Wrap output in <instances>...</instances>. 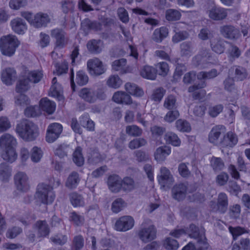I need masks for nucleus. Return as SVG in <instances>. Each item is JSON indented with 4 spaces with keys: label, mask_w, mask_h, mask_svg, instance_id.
I'll use <instances>...</instances> for the list:
<instances>
[{
    "label": "nucleus",
    "mask_w": 250,
    "mask_h": 250,
    "mask_svg": "<svg viewBox=\"0 0 250 250\" xmlns=\"http://www.w3.org/2000/svg\"><path fill=\"white\" fill-rule=\"evenodd\" d=\"M161 175L158 176V181L160 184L165 187V184L170 179V173L169 170L166 167H162L161 168Z\"/></svg>",
    "instance_id": "37998d69"
},
{
    "label": "nucleus",
    "mask_w": 250,
    "mask_h": 250,
    "mask_svg": "<svg viewBox=\"0 0 250 250\" xmlns=\"http://www.w3.org/2000/svg\"><path fill=\"white\" fill-rule=\"evenodd\" d=\"M11 25L13 31L17 34L22 35L27 30V25L21 18L13 19L11 21Z\"/></svg>",
    "instance_id": "bb28decb"
},
{
    "label": "nucleus",
    "mask_w": 250,
    "mask_h": 250,
    "mask_svg": "<svg viewBox=\"0 0 250 250\" xmlns=\"http://www.w3.org/2000/svg\"><path fill=\"white\" fill-rule=\"evenodd\" d=\"M63 129L61 124L53 123L50 124L46 131L45 139L47 142L51 143L55 142L60 136Z\"/></svg>",
    "instance_id": "9d476101"
},
{
    "label": "nucleus",
    "mask_w": 250,
    "mask_h": 250,
    "mask_svg": "<svg viewBox=\"0 0 250 250\" xmlns=\"http://www.w3.org/2000/svg\"><path fill=\"white\" fill-rule=\"evenodd\" d=\"M210 162L211 167L215 171H221L224 167V163L220 158L213 157Z\"/></svg>",
    "instance_id": "e2e57ef3"
},
{
    "label": "nucleus",
    "mask_w": 250,
    "mask_h": 250,
    "mask_svg": "<svg viewBox=\"0 0 250 250\" xmlns=\"http://www.w3.org/2000/svg\"><path fill=\"white\" fill-rule=\"evenodd\" d=\"M17 78V72L14 68L8 67L3 70L1 74V79L3 83L11 85Z\"/></svg>",
    "instance_id": "412c9836"
},
{
    "label": "nucleus",
    "mask_w": 250,
    "mask_h": 250,
    "mask_svg": "<svg viewBox=\"0 0 250 250\" xmlns=\"http://www.w3.org/2000/svg\"><path fill=\"white\" fill-rule=\"evenodd\" d=\"M88 81V78L85 73L82 70L77 72L76 82L78 85L83 86L85 85Z\"/></svg>",
    "instance_id": "052dcab7"
},
{
    "label": "nucleus",
    "mask_w": 250,
    "mask_h": 250,
    "mask_svg": "<svg viewBox=\"0 0 250 250\" xmlns=\"http://www.w3.org/2000/svg\"><path fill=\"white\" fill-rule=\"evenodd\" d=\"M225 41L221 39L217 40L216 42H211L210 46L212 50L219 54L223 53L225 49Z\"/></svg>",
    "instance_id": "a18cd8bd"
},
{
    "label": "nucleus",
    "mask_w": 250,
    "mask_h": 250,
    "mask_svg": "<svg viewBox=\"0 0 250 250\" xmlns=\"http://www.w3.org/2000/svg\"><path fill=\"white\" fill-rule=\"evenodd\" d=\"M30 24L36 28L45 27L50 22V19L47 14L38 13L36 15L29 12H22L21 14Z\"/></svg>",
    "instance_id": "423d86ee"
},
{
    "label": "nucleus",
    "mask_w": 250,
    "mask_h": 250,
    "mask_svg": "<svg viewBox=\"0 0 250 250\" xmlns=\"http://www.w3.org/2000/svg\"><path fill=\"white\" fill-rule=\"evenodd\" d=\"M107 184L109 190L115 193L121 191L130 192L135 188V182L132 178L125 176L122 179L119 175L116 174L108 176Z\"/></svg>",
    "instance_id": "f257e3e1"
},
{
    "label": "nucleus",
    "mask_w": 250,
    "mask_h": 250,
    "mask_svg": "<svg viewBox=\"0 0 250 250\" xmlns=\"http://www.w3.org/2000/svg\"><path fill=\"white\" fill-rule=\"evenodd\" d=\"M218 75L216 69H212L208 72L201 71L197 74V78L199 80L211 79L215 78Z\"/></svg>",
    "instance_id": "c03bdc74"
},
{
    "label": "nucleus",
    "mask_w": 250,
    "mask_h": 250,
    "mask_svg": "<svg viewBox=\"0 0 250 250\" xmlns=\"http://www.w3.org/2000/svg\"><path fill=\"white\" fill-rule=\"evenodd\" d=\"M237 142L238 138L236 134L231 131H229L222 138L220 146L232 147L237 144Z\"/></svg>",
    "instance_id": "5701e85b"
},
{
    "label": "nucleus",
    "mask_w": 250,
    "mask_h": 250,
    "mask_svg": "<svg viewBox=\"0 0 250 250\" xmlns=\"http://www.w3.org/2000/svg\"><path fill=\"white\" fill-rule=\"evenodd\" d=\"M73 161L78 167H82L84 164V157L82 153V148L81 146H77L73 153Z\"/></svg>",
    "instance_id": "58836bf2"
},
{
    "label": "nucleus",
    "mask_w": 250,
    "mask_h": 250,
    "mask_svg": "<svg viewBox=\"0 0 250 250\" xmlns=\"http://www.w3.org/2000/svg\"><path fill=\"white\" fill-rule=\"evenodd\" d=\"M248 74L246 68L237 66L235 69V78L237 81H243L248 77Z\"/></svg>",
    "instance_id": "8fccbe9b"
},
{
    "label": "nucleus",
    "mask_w": 250,
    "mask_h": 250,
    "mask_svg": "<svg viewBox=\"0 0 250 250\" xmlns=\"http://www.w3.org/2000/svg\"><path fill=\"white\" fill-rule=\"evenodd\" d=\"M224 85L225 89L229 92L236 93L237 91L233 78L228 76L224 81Z\"/></svg>",
    "instance_id": "49530a36"
},
{
    "label": "nucleus",
    "mask_w": 250,
    "mask_h": 250,
    "mask_svg": "<svg viewBox=\"0 0 250 250\" xmlns=\"http://www.w3.org/2000/svg\"><path fill=\"white\" fill-rule=\"evenodd\" d=\"M163 245L167 250H177L179 247L178 242L170 237H166L163 240Z\"/></svg>",
    "instance_id": "a19ab883"
},
{
    "label": "nucleus",
    "mask_w": 250,
    "mask_h": 250,
    "mask_svg": "<svg viewBox=\"0 0 250 250\" xmlns=\"http://www.w3.org/2000/svg\"><path fill=\"white\" fill-rule=\"evenodd\" d=\"M138 235L143 242L146 243L155 239L156 230L154 226H150L147 228L141 229L139 231Z\"/></svg>",
    "instance_id": "aec40b11"
},
{
    "label": "nucleus",
    "mask_w": 250,
    "mask_h": 250,
    "mask_svg": "<svg viewBox=\"0 0 250 250\" xmlns=\"http://www.w3.org/2000/svg\"><path fill=\"white\" fill-rule=\"evenodd\" d=\"M83 220V218L78 214L75 211L70 213L69 221L72 222L75 226H80L82 225Z\"/></svg>",
    "instance_id": "0e129e2a"
},
{
    "label": "nucleus",
    "mask_w": 250,
    "mask_h": 250,
    "mask_svg": "<svg viewBox=\"0 0 250 250\" xmlns=\"http://www.w3.org/2000/svg\"><path fill=\"white\" fill-rule=\"evenodd\" d=\"M16 132L20 138L27 142L35 140L39 134L38 126L27 120L17 125Z\"/></svg>",
    "instance_id": "7ed1b4c3"
},
{
    "label": "nucleus",
    "mask_w": 250,
    "mask_h": 250,
    "mask_svg": "<svg viewBox=\"0 0 250 250\" xmlns=\"http://www.w3.org/2000/svg\"><path fill=\"white\" fill-rule=\"evenodd\" d=\"M226 127L223 125H216L214 126L208 134V141L215 145L220 146L222 138L220 136L226 131Z\"/></svg>",
    "instance_id": "4468645a"
},
{
    "label": "nucleus",
    "mask_w": 250,
    "mask_h": 250,
    "mask_svg": "<svg viewBox=\"0 0 250 250\" xmlns=\"http://www.w3.org/2000/svg\"><path fill=\"white\" fill-rule=\"evenodd\" d=\"M34 226L38 229V233L41 237H44L49 235L50 229L45 220L37 221Z\"/></svg>",
    "instance_id": "473e14b6"
},
{
    "label": "nucleus",
    "mask_w": 250,
    "mask_h": 250,
    "mask_svg": "<svg viewBox=\"0 0 250 250\" xmlns=\"http://www.w3.org/2000/svg\"><path fill=\"white\" fill-rule=\"evenodd\" d=\"M188 189L187 185L184 183L176 184L171 189L172 198L178 201L184 200L186 197Z\"/></svg>",
    "instance_id": "dca6fc26"
},
{
    "label": "nucleus",
    "mask_w": 250,
    "mask_h": 250,
    "mask_svg": "<svg viewBox=\"0 0 250 250\" xmlns=\"http://www.w3.org/2000/svg\"><path fill=\"white\" fill-rule=\"evenodd\" d=\"M224 106L222 104H217L209 108L208 114L210 117L215 118L222 112Z\"/></svg>",
    "instance_id": "774afa93"
},
{
    "label": "nucleus",
    "mask_w": 250,
    "mask_h": 250,
    "mask_svg": "<svg viewBox=\"0 0 250 250\" xmlns=\"http://www.w3.org/2000/svg\"><path fill=\"white\" fill-rule=\"evenodd\" d=\"M208 16L210 19L213 20H222L226 18L227 12L223 8L214 6L209 11Z\"/></svg>",
    "instance_id": "a878e982"
},
{
    "label": "nucleus",
    "mask_w": 250,
    "mask_h": 250,
    "mask_svg": "<svg viewBox=\"0 0 250 250\" xmlns=\"http://www.w3.org/2000/svg\"><path fill=\"white\" fill-rule=\"evenodd\" d=\"M113 101L117 104H130L132 100L129 94L123 91L116 92L113 97Z\"/></svg>",
    "instance_id": "393cba45"
},
{
    "label": "nucleus",
    "mask_w": 250,
    "mask_h": 250,
    "mask_svg": "<svg viewBox=\"0 0 250 250\" xmlns=\"http://www.w3.org/2000/svg\"><path fill=\"white\" fill-rule=\"evenodd\" d=\"M126 91L130 95L137 97H141L144 94V91L136 84L131 83H126L125 84Z\"/></svg>",
    "instance_id": "c9c22d12"
},
{
    "label": "nucleus",
    "mask_w": 250,
    "mask_h": 250,
    "mask_svg": "<svg viewBox=\"0 0 250 250\" xmlns=\"http://www.w3.org/2000/svg\"><path fill=\"white\" fill-rule=\"evenodd\" d=\"M12 168L6 163L0 165V179L2 182H8L11 176Z\"/></svg>",
    "instance_id": "72a5a7b5"
},
{
    "label": "nucleus",
    "mask_w": 250,
    "mask_h": 250,
    "mask_svg": "<svg viewBox=\"0 0 250 250\" xmlns=\"http://www.w3.org/2000/svg\"><path fill=\"white\" fill-rule=\"evenodd\" d=\"M182 15L180 11L173 9H169L166 11V18L169 21H177L181 18Z\"/></svg>",
    "instance_id": "79ce46f5"
},
{
    "label": "nucleus",
    "mask_w": 250,
    "mask_h": 250,
    "mask_svg": "<svg viewBox=\"0 0 250 250\" xmlns=\"http://www.w3.org/2000/svg\"><path fill=\"white\" fill-rule=\"evenodd\" d=\"M146 143V141L144 138L135 139L129 142L128 146L130 149H133L144 146Z\"/></svg>",
    "instance_id": "338daca9"
},
{
    "label": "nucleus",
    "mask_w": 250,
    "mask_h": 250,
    "mask_svg": "<svg viewBox=\"0 0 250 250\" xmlns=\"http://www.w3.org/2000/svg\"><path fill=\"white\" fill-rule=\"evenodd\" d=\"M56 108V103L47 97L42 98L39 101V110L48 115L52 114L55 112Z\"/></svg>",
    "instance_id": "6ab92c4d"
},
{
    "label": "nucleus",
    "mask_w": 250,
    "mask_h": 250,
    "mask_svg": "<svg viewBox=\"0 0 250 250\" xmlns=\"http://www.w3.org/2000/svg\"><path fill=\"white\" fill-rule=\"evenodd\" d=\"M168 34V29L165 26H161L154 31L152 39L155 42L160 43L167 36Z\"/></svg>",
    "instance_id": "2f4dec72"
},
{
    "label": "nucleus",
    "mask_w": 250,
    "mask_h": 250,
    "mask_svg": "<svg viewBox=\"0 0 250 250\" xmlns=\"http://www.w3.org/2000/svg\"><path fill=\"white\" fill-rule=\"evenodd\" d=\"M126 63L127 61L124 58L115 60L112 63V69L115 71H119L120 75L132 73V67L126 65Z\"/></svg>",
    "instance_id": "a211bd4d"
},
{
    "label": "nucleus",
    "mask_w": 250,
    "mask_h": 250,
    "mask_svg": "<svg viewBox=\"0 0 250 250\" xmlns=\"http://www.w3.org/2000/svg\"><path fill=\"white\" fill-rule=\"evenodd\" d=\"M157 70L148 65H146L143 67L140 70L141 76L146 79L154 80L157 77Z\"/></svg>",
    "instance_id": "cd10ccee"
},
{
    "label": "nucleus",
    "mask_w": 250,
    "mask_h": 250,
    "mask_svg": "<svg viewBox=\"0 0 250 250\" xmlns=\"http://www.w3.org/2000/svg\"><path fill=\"white\" fill-rule=\"evenodd\" d=\"M28 178L27 175L23 172H18L14 176V181L18 190L26 192L29 189L28 183Z\"/></svg>",
    "instance_id": "f3484780"
},
{
    "label": "nucleus",
    "mask_w": 250,
    "mask_h": 250,
    "mask_svg": "<svg viewBox=\"0 0 250 250\" xmlns=\"http://www.w3.org/2000/svg\"><path fill=\"white\" fill-rule=\"evenodd\" d=\"M69 197L71 203L74 208L80 207L83 203L82 196L77 192L71 193Z\"/></svg>",
    "instance_id": "603ef678"
},
{
    "label": "nucleus",
    "mask_w": 250,
    "mask_h": 250,
    "mask_svg": "<svg viewBox=\"0 0 250 250\" xmlns=\"http://www.w3.org/2000/svg\"><path fill=\"white\" fill-rule=\"evenodd\" d=\"M55 67L56 73L58 76L67 73L68 70V64L65 61L61 63H56Z\"/></svg>",
    "instance_id": "4d7b16f0"
},
{
    "label": "nucleus",
    "mask_w": 250,
    "mask_h": 250,
    "mask_svg": "<svg viewBox=\"0 0 250 250\" xmlns=\"http://www.w3.org/2000/svg\"><path fill=\"white\" fill-rule=\"evenodd\" d=\"M201 53L193 58V62L197 66L201 65L202 68L205 69L208 68L210 64L213 63L211 62L213 60L212 56L209 50H205Z\"/></svg>",
    "instance_id": "9b49d317"
},
{
    "label": "nucleus",
    "mask_w": 250,
    "mask_h": 250,
    "mask_svg": "<svg viewBox=\"0 0 250 250\" xmlns=\"http://www.w3.org/2000/svg\"><path fill=\"white\" fill-rule=\"evenodd\" d=\"M241 210L240 205L235 204L229 207L228 214L231 219H237L240 217Z\"/></svg>",
    "instance_id": "09e8293b"
},
{
    "label": "nucleus",
    "mask_w": 250,
    "mask_h": 250,
    "mask_svg": "<svg viewBox=\"0 0 250 250\" xmlns=\"http://www.w3.org/2000/svg\"><path fill=\"white\" fill-rule=\"evenodd\" d=\"M176 126L178 130L183 132H189L191 130L190 124L182 119H179L176 122Z\"/></svg>",
    "instance_id": "de8ad7c7"
},
{
    "label": "nucleus",
    "mask_w": 250,
    "mask_h": 250,
    "mask_svg": "<svg viewBox=\"0 0 250 250\" xmlns=\"http://www.w3.org/2000/svg\"><path fill=\"white\" fill-rule=\"evenodd\" d=\"M81 28L85 34L90 31H101L103 29V24L96 21H92L88 18H85L81 22Z\"/></svg>",
    "instance_id": "2eb2a0df"
},
{
    "label": "nucleus",
    "mask_w": 250,
    "mask_h": 250,
    "mask_svg": "<svg viewBox=\"0 0 250 250\" xmlns=\"http://www.w3.org/2000/svg\"><path fill=\"white\" fill-rule=\"evenodd\" d=\"M126 132L130 136L138 137L142 135V130L136 125H127L126 127Z\"/></svg>",
    "instance_id": "864d4df0"
},
{
    "label": "nucleus",
    "mask_w": 250,
    "mask_h": 250,
    "mask_svg": "<svg viewBox=\"0 0 250 250\" xmlns=\"http://www.w3.org/2000/svg\"><path fill=\"white\" fill-rule=\"evenodd\" d=\"M229 229L232 236L233 239L234 240L236 239L238 236L247 232L245 228L239 226L235 227L230 226L229 228Z\"/></svg>",
    "instance_id": "bf43d9fd"
},
{
    "label": "nucleus",
    "mask_w": 250,
    "mask_h": 250,
    "mask_svg": "<svg viewBox=\"0 0 250 250\" xmlns=\"http://www.w3.org/2000/svg\"><path fill=\"white\" fill-rule=\"evenodd\" d=\"M51 35L56 39L57 46L63 47L65 46L67 40L65 37V33L62 29L57 28L52 30Z\"/></svg>",
    "instance_id": "c85d7f7f"
},
{
    "label": "nucleus",
    "mask_w": 250,
    "mask_h": 250,
    "mask_svg": "<svg viewBox=\"0 0 250 250\" xmlns=\"http://www.w3.org/2000/svg\"><path fill=\"white\" fill-rule=\"evenodd\" d=\"M171 152V148L168 146H164L159 147L154 153L155 159L158 162L163 161Z\"/></svg>",
    "instance_id": "c756f323"
},
{
    "label": "nucleus",
    "mask_w": 250,
    "mask_h": 250,
    "mask_svg": "<svg viewBox=\"0 0 250 250\" xmlns=\"http://www.w3.org/2000/svg\"><path fill=\"white\" fill-rule=\"evenodd\" d=\"M19 42L15 36L9 34L1 37L0 39V48L2 54L11 56L15 52L18 47Z\"/></svg>",
    "instance_id": "39448f33"
},
{
    "label": "nucleus",
    "mask_w": 250,
    "mask_h": 250,
    "mask_svg": "<svg viewBox=\"0 0 250 250\" xmlns=\"http://www.w3.org/2000/svg\"><path fill=\"white\" fill-rule=\"evenodd\" d=\"M87 66L89 73L92 75L99 76L105 72L102 62L97 58L89 60Z\"/></svg>",
    "instance_id": "ddd939ff"
},
{
    "label": "nucleus",
    "mask_w": 250,
    "mask_h": 250,
    "mask_svg": "<svg viewBox=\"0 0 250 250\" xmlns=\"http://www.w3.org/2000/svg\"><path fill=\"white\" fill-rule=\"evenodd\" d=\"M43 76L42 71L33 70L28 72L26 78L30 82L37 83L41 81Z\"/></svg>",
    "instance_id": "e433bc0d"
},
{
    "label": "nucleus",
    "mask_w": 250,
    "mask_h": 250,
    "mask_svg": "<svg viewBox=\"0 0 250 250\" xmlns=\"http://www.w3.org/2000/svg\"><path fill=\"white\" fill-rule=\"evenodd\" d=\"M166 91L162 87L156 88L153 92L151 97L155 102H160L166 94Z\"/></svg>",
    "instance_id": "13d9d810"
},
{
    "label": "nucleus",
    "mask_w": 250,
    "mask_h": 250,
    "mask_svg": "<svg viewBox=\"0 0 250 250\" xmlns=\"http://www.w3.org/2000/svg\"><path fill=\"white\" fill-rule=\"evenodd\" d=\"M134 225L132 217L124 216L120 217L115 224V229L119 231H126L131 229Z\"/></svg>",
    "instance_id": "f8f14e48"
},
{
    "label": "nucleus",
    "mask_w": 250,
    "mask_h": 250,
    "mask_svg": "<svg viewBox=\"0 0 250 250\" xmlns=\"http://www.w3.org/2000/svg\"><path fill=\"white\" fill-rule=\"evenodd\" d=\"M84 245V240L83 237L81 235H77L74 237L71 249L72 250H81Z\"/></svg>",
    "instance_id": "ea45409f"
},
{
    "label": "nucleus",
    "mask_w": 250,
    "mask_h": 250,
    "mask_svg": "<svg viewBox=\"0 0 250 250\" xmlns=\"http://www.w3.org/2000/svg\"><path fill=\"white\" fill-rule=\"evenodd\" d=\"M79 95L84 101L89 103H94L97 100H103L105 98V94L101 88L93 90L83 88L80 91Z\"/></svg>",
    "instance_id": "6e6552de"
},
{
    "label": "nucleus",
    "mask_w": 250,
    "mask_h": 250,
    "mask_svg": "<svg viewBox=\"0 0 250 250\" xmlns=\"http://www.w3.org/2000/svg\"><path fill=\"white\" fill-rule=\"evenodd\" d=\"M125 202L121 198H118L115 200L111 206L112 211L115 213H117L121 211L125 207Z\"/></svg>",
    "instance_id": "5fc2aeb1"
},
{
    "label": "nucleus",
    "mask_w": 250,
    "mask_h": 250,
    "mask_svg": "<svg viewBox=\"0 0 250 250\" xmlns=\"http://www.w3.org/2000/svg\"><path fill=\"white\" fill-rule=\"evenodd\" d=\"M206 85L205 81H202L197 84H193L190 86L188 88L189 93H192V97L195 100H202L205 98L206 95V91L204 89L201 90L199 92L195 91L204 88Z\"/></svg>",
    "instance_id": "4be33fe9"
},
{
    "label": "nucleus",
    "mask_w": 250,
    "mask_h": 250,
    "mask_svg": "<svg viewBox=\"0 0 250 250\" xmlns=\"http://www.w3.org/2000/svg\"><path fill=\"white\" fill-rule=\"evenodd\" d=\"M30 82L27 78L20 79L17 82L16 86V91L20 95L15 98V103L20 105H28L30 100L28 97L23 94L30 88Z\"/></svg>",
    "instance_id": "0eeeda50"
},
{
    "label": "nucleus",
    "mask_w": 250,
    "mask_h": 250,
    "mask_svg": "<svg viewBox=\"0 0 250 250\" xmlns=\"http://www.w3.org/2000/svg\"><path fill=\"white\" fill-rule=\"evenodd\" d=\"M102 43V41L100 39H91L87 43V48L92 53H99L102 51V48L100 46Z\"/></svg>",
    "instance_id": "f704fd0d"
},
{
    "label": "nucleus",
    "mask_w": 250,
    "mask_h": 250,
    "mask_svg": "<svg viewBox=\"0 0 250 250\" xmlns=\"http://www.w3.org/2000/svg\"><path fill=\"white\" fill-rule=\"evenodd\" d=\"M24 115L27 117H36L40 115L37 105H29L24 110Z\"/></svg>",
    "instance_id": "6e6d98bb"
},
{
    "label": "nucleus",
    "mask_w": 250,
    "mask_h": 250,
    "mask_svg": "<svg viewBox=\"0 0 250 250\" xmlns=\"http://www.w3.org/2000/svg\"><path fill=\"white\" fill-rule=\"evenodd\" d=\"M16 143V139L9 134H5L0 138V146L4 150L2 158L10 163L15 161L18 154L14 146Z\"/></svg>",
    "instance_id": "f03ea898"
},
{
    "label": "nucleus",
    "mask_w": 250,
    "mask_h": 250,
    "mask_svg": "<svg viewBox=\"0 0 250 250\" xmlns=\"http://www.w3.org/2000/svg\"><path fill=\"white\" fill-rule=\"evenodd\" d=\"M80 180L79 173L76 171H72L66 180L65 186L69 189H75L79 185Z\"/></svg>",
    "instance_id": "7c9ffc66"
},
{
    "label": "nucleus",
    "mask_w": 250,
    "mask_h": 250,
    "mask_svg": "<svg viewBox=\"0 0 250 250\" xmlns=\"http://www.w3.org/2000/svg\"><path fill=\"white\" fill-rule=\"evenodd\" d=\"M249 28H245L240 30L232 25H224L221 27L220 32L221 34L226 38L231 40H236L241 36V32L244 37L248 34Z\"/></svg>",
    "instance_id": "1a4fd4ad"
},
{
    "label": "nucleus",
    "mask_w": 250,
    "mask_h": 250,
    "mask_svg": "<svg viewBox=\"0 0 250 250\" xmlns=\"http://www.w3.org/2000/svg\"><path fill=\"white\" fill-rule=\"evenodd\" d=\"M22 231L21 228L19 227H13L9 229L6 233V236L10 239H14L21 234Z\"/></svg>",
    "instance_id": "69168bd1"
},
{
    "label": "nucleus",
    "mask_w": 250,
    "mask_h": 250,
    "mask_svg": "<svg viewBox=\"0 0 250 250\" xmlns=\"http://www.w3.org/2000/svg\"><path fill=\"white\" fill-rule=\"evenodd\" d=\"M42 151L41 148L34 146L32 149L31 158L33 162H38L42 157Z\"/></svg>",
    "instance_id": "680f3d73"
},
{
    "label": "nucleus",
    "mask_w": 250,
    "mask_h": 250,
    "mask_svg": "<svg viewBox=\"0 0 250 250\" xmlns=\"http://www.w3.org/2000/svg\"><path fill=\"white\" fill-rule=\"evenodd\" d=\"M122 84V81L118 75L111 76L107 81V84L110 87L118 88Z\"/></svg>",
    "instance_id": "3c124183"
},
{
    "label": "nucleus",
    "mask_w": 250,
    "mask_h": 250,
    "mask_svg": "<svg viewBox=\"0 0 250 250\" xmlns=\"http://www.w3.org/2000/svg\"><path fill=\"white\" fill-rule=\"evenodd\" d=\"M165 140L167 144L174 146H180L181 141L177 134L172 132H168L165 135Z\"/></svg>",
    "instance_id": "4c0bfd02"
},
{
    "label": "nucleus",
    "mask_w": 250,
    "mask_h": 250,
    "mask_svg": "<svg viewBox=\"0 0 250 250\" xmlns=\"http://www.w3.org/2000/svg\"><path fill=\"white\" fill-rule=\"evenodd\" d=\"M228 205L229 200L227 195L224 192L219 193L216 203L217 211L221 214H224L228 209Z\"/></svg>",
    "instance_id": "b1692460"
},
{
    "label": "nucleus",
    "mask_w": 250,
    "mask_h": 250,
    "mask_svg": "<svg viewBox=\"0 0 250 250\" xmlns=\"http://www.w3.org/2000/svg\"><path fill=\"white\" fill-rule=\"evenodd\" d=\"M53 187L43 183L38 184L36 192V197L44 205L51 204L56 198Z\"/></svg>",
    "instance_id": "20e7f679"
}]
</instances>
